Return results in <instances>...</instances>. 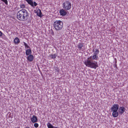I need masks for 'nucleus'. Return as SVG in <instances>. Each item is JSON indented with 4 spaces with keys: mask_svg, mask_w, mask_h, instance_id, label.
I'll return each instance as SVG.
<instances>
[{
    "mask_svg": "<svg viewBox=\"0 0 128 128\" xmlns=\"http://www.w3.org/2000/svg\"><path fill=\"white\" fill-rule=\"evenodd\" d=\"M14 42L15 44H18L20 42V40L18 38L16 37L14 40Z\"/></svg>",
    "mask_w": 128,
    "mask_h": 128,
    "instance_id": "14",
    "label": "nucleus"
},
{
    "mask_svg": "<svg viewBox=\"0 0 128 128\" xmlns=\"http://www.w3.org/2000/svg\"><path fill=\"white\" fill-rule=\"evenodd\" d=\"M3 34L0 30V37L3 35Z\"/></svg>",
    "mask_w": 128,
    "mask_h": 128,
    "instance_id": "22",
    "label": "nucleus"
},
{
    "mask_svg": "<svg viewBox=\"0 0 128 128\" xmlns=\"http://www.w3.org/2000/svg\"><path fill=\"white\" fill-rule=\"evenodd\" d=\"M29 16L28 12L24 9H22L20 10L17 14L18 19L21 21H24L27 20Z\"/></svg>",
    "mask_w": 128,
    "mask_h": 128,
    "instance_id": "2",
    "label": "nucleus"
},
{
    "mask_svg": "<svg viewBox=\"0 0 128 128\" xmlns=\"http://www.w3.org/2000/svg\"><path fill=\"white\" fill-rule=\"evenodd\" d=\"M62 5V8L66 10H69L71 8V4L70 2L68 0L64 2Z\"/></svg>",
    "mask_w": 128,
    "mask_h": 128,
    "instance_id": "4",
    "label": "nucleus"
},
{
    "mask_svg": "<svg viewBox=\"0 0 128 128\" xmlns=\"http://www.w3.org/2000/svg\"><path fill=\"white\" fill-rule=\"evenodd\" d=\"M125 110V108L124 107H120L119 108V112L121 114H122L124 113Z\"/></svg>",
    "mask_w": 128,
    "mask_h": 128,
    "instance_id": "11",
    "label": "nucleus"
},
{
    "mask_svg": "<svg viewBox=\"0 0 128 128\" xmlns=\"http://www.w3.org/2000/svg\"><path fill=\"white\" fill-rule=\"evenodd\" d=\"M34 56L33 55L30 54L29 55L27 58V60L29 62H32L34 59Z\"/></svg>",
    "mask_w": 128,
    "mask_h": 128,
    "instance_id": "12",
    "label": "nucleus"
},
{
    "mask_svg": "<svg viewBox=\"0 0 128 128\" xmlns=\"http://www.w3.org/2000/svg\"><path fill=\"white\" fill-rule=\"evenodd\" d=\"M25 128H30L29 127H26Z\"/></svg>",
    "mask_w": 128,
    "mask_h": 128,
    "instance_id": "23",
    "label": "nucleus"
},
{
    "mask_svg": "<svg viewBox=\"0 0 128 128\" xmlns=\"http://www.w3.org/2000/svg\"><path fill=\"white\" fill-rule=\"evenodd\" d=\"M66 10L64 8L60 9L59 11V13L60 15L62 16H66L67 14V12Z\"/></svg>",
    "mask_w": 128,
    "mask_h": 128,
    "instance_id": "7",
    "label": "nucleus"
},
{
    "mask_svg": "<svg viewBox=\"0 0 128 128\" xmlns=\"http://www.w3.org/2000/svg\"><path fill=\"white\" fill-rule=\"evenodd\" d=\"M94 52L92 56H91L88 58L87 60L84 62V64L88 67L96 69L98 67V63L97 62L94 61L93 60H96L98 59V54L99 52V50L97 48L94 49L93 50Z\"/></svg>",
    "mask_w": 128,
    "mask_h": 128,
    "instance_id": "1",
    "label": "nucleus"
},
{
    "mask_svg": "<svg viewBox=\"0 0 128 128\" xmlns=\"http://www.w3.org/2000/svg\"><path fill=\"white\" fill-rule=\"evenodd\" d=\"M118 111L113 112L112 116L114 117H116L118 116Z\"/></svg>",
    "mask_w": 128,
    "mask_h": 128,
    "instance_id": "13",
    "label": "nucleus"
},
{
    "mask_svg": "<svg viewBox=\"0 0 128 128\" xmlns=\"http://www.w3.org/2000/svg\"><path fill=\"white\" fill-rule=\"evenodd\" d=\"M25 6L24 4H22L20 5V8H25Z\"/></svg>",
    "mask_w": 128,
    "mask_h": 128,
    "instance_id": "19",
    "label": "nucleus"
},
{
    "mask_svg": "<svg viewBox=\"0 0 128 128\" xmlns=\"http://www.w3.org/2000/svg\"><path fill=\"white\" fill-rule=\"evenodd\" d=\"M119 105L118 104H114L111 108L112 111H116L118 109Z\"/></svg>",
    "mask_w": 128,
    "mask_h": 128,
    "instance_id": "6",
    "label": "nucleus"
},
{
    "mask_svg": "<svg viewBox=\"0 0 128 128\" xmlns=\"http://www.w3.org/2000/svg\"><path fill=\"white\" fill-rule=\"evenodd\" d=\"M53 25L55 29L59 31L61 30L63 28V23L60 20H56L54 22Z\"/></svg>",
    "mask_w": 128,
    "mask_h": 128,
    "instance_id": "3",
    "label": "nucleus"
},
{
    "mask_svg": "<svg viewBox=\"0 0 128 128\" xmlns=\"http://www.w3.org/2000/svg\"><path fill=\"white\" fill-rule=\"evenodd\" d=\"M34 126L35 127L37 128L38 127L39 125L38 123L36 122L34 124Z\"/></svg>",
    "mask_w": 128,
    "mask_h": 128,
    "instance_id": "18",
    "label": "nucleus"
},
{
    "mask_svg": "<svg viewBox=\"0 0 128 128\" xmlns=\"http://www.w3.org/2000/svg\"><path fill=\"white\" fill-rule=\"evenodd\" d=\"M1 1L4 2L6 5L8 4V2L7 0H1Z\"/></svg>",
    "mask_w": 128,
    "mask_h": 128,
    "instance_id": "20",
    "label": "nucleus"
},
{
    "mask_svg": "<svg viewBox=\"0 0 128 128\" xmlns=\"http://www.w3.org/2000/svg\"><path fill=\"white\" fill-rule=\"evenodd\" d=\"M57 56V53L55 54H51L50 55V56L51 58L54 59H55Z\"/></svg>",
    "mask_w": 128,
    "mask_h": 128,
    "instance_id": "16",
    "label": "nucleus"
},
{
    "mask_svg": "<svg viewBox=\"0 0 128 128\" xmlns=\"http://www.w3.org/2000/svg\"><path fill=\"white\" fill-rule=\"evenodd\" d=\"M31 121L33 123L36 122H38V119L37 117L35 116L34 115L30 118Z\"/></svg>",
    "mask_w": 128,
    "mask_h": 128,
    "instance_id": "8",
    "label": "nucleus"
},
{
    "mask_svg": "<svg viewBox=\"0 0 128 128\" xmlns=\"http://www.w3.org/2000/svg\"><path fill=\"white\" fill-rule=\"evenodd\" d=\"M32 50L30 49L27 50L26 51V55H28L32 53Z\"/></svg>",
    "mask_w": 128,
    "mask_h": 128,
    "instance_id": "15",
    "label": "nucleus"
},
{
    "mask_svg": "<svg viewBox=\"0 0 128 128\" xmlns=\"http://www.w3.org/2000/svg\"><path fill=\"white\" fill-rule=\"evenodd\" d=\"M23 43L24 44V45L25 46V48H30V47L25 42H24Z\"/></svg>",
    "mask_w": 128,
    "mask_h": 128,
    "instance_id": "17",
    "label": "nucleus"
},
{
    "mask_svg": "<svg viewBox=\"0 0 128 128\" xmlns=\"http://www.w3.org/2000/svg\"><path fill=\"white\" fill-rule=\"evenodd\" d=\"M84 45L82 43L80 42L77 45L78 48L80 50H81L82 49V48L84 46Z\"/></svg>",
    "mask_w": 128,
    "mask_h": 128,
    "instance_id": "9",
    "label": "nucleus"
},
{
    "mask_svg": "<svg viewBox=\"0 0 128 128\" xmlns=\"http://www.w3.org/2000/svg\"><path fill=\"white\" fill-rule=\"evenodd\" d=\"M36 13L37 15L39 17H41L42 16L41 10L39 9H38L36 10Z\"/></svg>",
    "mask_w": 128,
    "mask_h": 128,
    "instance_id": "10",
    "label": "nucleus"
},
{
    "mask_svg": "<svg viewBox=\"0 0 128 128\" xmlns=\"http://www.w3.org/2000/svg\"><path fill=\"white\" fill-rule=\"evenodd\" d=\"M56 71L58 72L60 71V70L58 69V68L57 67H56Z\"/></svg>",
    "mask_w": 128,
    "mask_h": 128,
    "instance_id": "21",
    "label": "nucleus"
},
{
    "mask_svg": "<svg viewBox=\"0 0 128 128\" xmlns=\"http://www.w3.org/2000/svg\"><path fill=\"white\" fill-rule=\"evenodd\" d=\"M25 0L29 4H30L33 7L34 6H36L38 5L35 2H34V3L33 2L32 0Z\"/></svg>",
    "mask_w": 128,
    "mask_h": 128,
    "instance_id": "5",
    "label": "nucleus"
}]
</instances>
